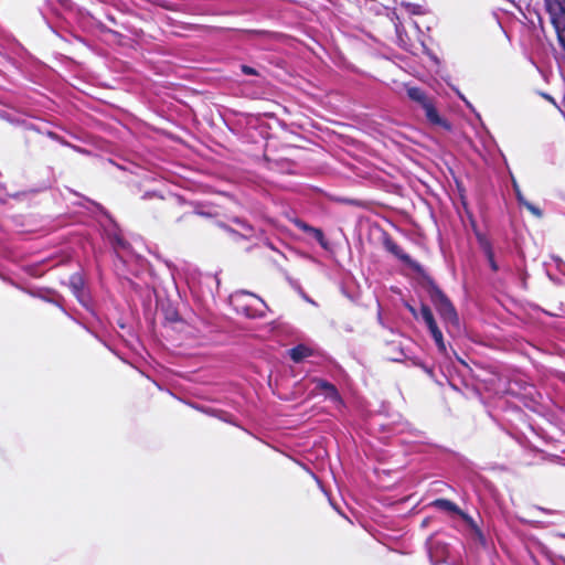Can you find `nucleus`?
<instances>
[{
	"mask_svg": "<svg viewBox=\"0 0 565 565\" xmlns=\"http://www.w3.org/2000/svg\"><path fill=\"white\" fill-rule=\"evenodd\" d=\"M234 302L237 309H243L245 315L254 317L262 313V307H265L264 301L248 292H241L235 295Z\"/></svg>",
	"mask_w": 565,
	"mask_h": 565,
	"instance_id": "f257e3e1",
	"label": "nucleus"
},
{
	"mask_svg": "<svg viewBox=\"0 0 565 565\" xmlns=\"http://www.w3.org/2000/svg\"><path fill=\"white\" fill-rule=\"evenodd\" d=\"M433 300L435 302V306L443 317V319L447 322L457 324L458 323V317L456 313L455 308L450 303V301L440 292L436 291L433 295Z\"/></svg>",
	"mask_w": 565,
	"mask_h": 565,
	"instance_id": "f03ea898",
	"label": "nucleus"
},
{
	"mask_svg": "<svg viewBox=\"0 0 565 565\" xmlns=\"http://www.w3.org/2000/svg\"><path fill=\"white\" fill-rule=\"evenodd\" d=\"M424 110H425V114H426V117L427 119L434 124V125H437V126H441V127H445L446 129H449L450 126L448 125V122L446 120H444L439 114L437 113V110L435 109L434 105L428 102L427 104H425L423 106Z\"/></svg>",
	"mask_w": 565,
	"mask_h": 565,
	"instance_id": "7ed1b4c3",
	"label": "nucleus"
},
{
	"mask_svg": "<svg viewBox=\"0 0 565 565\" xmlns=\"http://www.w3.org/2000/svg\"><path fill=\"white\" fill-rule=\"evenodd\" d=\"M317 390H320L322 394L326 395V397L330 398L331 401L338 402L339 401V394L335 390V387L324 381H317Z\"/></svg>",
	"mask_w": 565,
	"mask_h": 565,
	"instance_id": "20e7f679",
	"label": "nucleus"
},
{
	"mask_svg": "<svg viewBox=\"0 0 565 565\" xmlns=\"http://www.w3.org/2000/svg\"><path fill=\"white\" fill-rule=\"evenodd\" d=\"M431 504L438 509L458 513L462 515L465 519H467V516L449 500L439 499L434 501Z\"/></svg>",
	"mask_w": 565,
	"mask_h": 565,
	"instance_id": "39448f33",
	"label": "nucleus"
},
{
	"mask_svg": "<svg viewBox=\"0 0 565 565\" xmlns=\"http://www.w3.org/2000/svg\"><path fill=\"white\" fill-rule=\"evenodd\" d=\"M407 96L412 100L419 103L422 106H424L425 104H427L429 102L427 99L425 93L422 89L417 88V87H408L407 88Z\"/></svg>",
	"mask_w": 565,
	"mask_h": 565,
	"instance_id": "423d86ee",
	"label": "nucleus"
},
{
	"mask_svg": "<svg viewBox=\"0 0 565 565\" xmlns=\"http://www.w3.org/2000/svg\"><path fill=\"white\" fill-rule=\"evenodd\" d=\"M310 354H311L310 349L305 345H298L290 350V358L295 362H300L301 360L309 356Z\"/></svg>",
	"mask_w": 565,
	"mask_h": 565,
	"instance_id": "0eeeda50",
	"label": "nucleus"
},
{
	"mask_svg": "<svg viewBox=\"0 0 565 565\" xmlns=\"http://www.w3.org/2000/svg\"><path fill=\"white\" fill-rule=\"evenodd\" d=\"M429 331H430L431 337L434 338V340H435L439 351L440 352H446V345H445V342H444L443 333L439 330V328L437 327V324H435L431 328H429Z\"/></svg>",
	"mask_w": 565,
	"mask_h": 565,
	"instance_id": "6e6552de",
	"label": "nucleus"
},
{
	"mask_svg": "<svg viewBox=\"0 0 565 565\" xmlns=\"http://www.w3.org/2000/svg\"><path fill=\"white\" fill-rule=\"evenodd\" d=\"M390 250L396 256L398 257L399 259H402L403 262L407 263L409 266H412L413 268L415 269H419V266L414 263L409 257L408 255H406L405 253H403V250L396 246V245H392L390 247Z\"/></svg>",
	"mask_w": 565,
	"mask_h": 565,
	"instance_id": "1a4fd4ad",
	"label": "nucleus"
},
{
	"mask_svg": "<svg viewBox=\"0 0 565 565\" xmlns=\"http://www.w3.org/2000/svg\"><path fill=\"white\" fill-rule=\"evenodd\" d=\"M420 315L428 329L436 324L434 316L427 306H422Z\"/></svg>",
	"mask_w": 565,
	"mask_h": 565,
	"instance_id": "9d476101",
	"label": "nucleus"
},
{
	"mask_svg": "<svg viewBox=\"0 0 565 565\" xmlns=\"http://www.w3.org/2000/svg\"><path fill=\"white\" fill-rule=\"evenodd\" d=\"M522 205L525 206L534 216H542V211L532 203H530L529 201H525Z\"/></svg>",
	"mask_w": 565,
	"mask_h": 565,
	"instance_id": "9b49d317",
	"label": "nucleus"
},
{
	"mask_svg": "<svg viewBox=\"0 0 565 565\" xmlns=\"http://www.w3.org/2000/svg\"><path fill=\"white\" fill-rule=\"evenodd\" d=\"M513 188H514V192H515L518 202L520 204H523L526 200H525L524 195L522 194L519 185L515 182H513Z\"/></svg>",
	"mask_w": 565,
	"mask_h": 565,
	"instance_id": "f8f14e48",
	"label": "nucleus"
},
{
	"mask_svg": "<svg viewBox=\"0 0 565 565\" xmlns=\"http://www.w3.org/2000/svg\"><path fill=\"white\" fill-rule=\"evenodd\" d=\"M243 72L245 74H254V70L248 66H243Z\"/></svg>",
	"mask_w": 565,
	"mask_h": 565,
	"instance_id": "ddd939ff",
	"label": "nucleus"
},
{
	"mask_svg": "<svg viewBox=\"0 0 565 565\" xmlns=\"http://www.w3.org/2000/svg\"><path fill=\"white\" fill-rule=\"evenodd\" d=\"M489 258H490L491 267H492L493 269H497V266H495V264H494V262H493V259H492V256H491V255L489 256Z\"/></svg>",
	"mask_w": 565,
	"mask_h": 565,
	"instance_id": "4468645a",
	"label": "nucleus"
},
{
	"mask_svg": "<svg viewBox=\"0 0 565 565\" xmlns=\"http://www.w3.org/2000/svg\"><path fill=\"white\" fill-rule=\"evenodd\" d=\"M408 309H409V311L413 313V316H415V317H416V311H415V309H414L413 307H411V306H408Z\"/></svg>",
	"mask_w": 565,
	"mask_h": 565,
	"instance_id": "2eb2a0df",
	"label": "nucleus"
}]
</instances>
